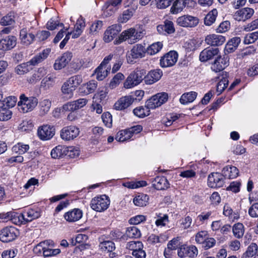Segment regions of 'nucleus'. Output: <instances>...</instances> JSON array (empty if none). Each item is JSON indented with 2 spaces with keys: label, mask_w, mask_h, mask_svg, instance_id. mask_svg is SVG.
<instances>
[{
  "label": "nucleus",
  "mask_w": 258,
  "mask_h": 258,
  "mask_svg": "<svg viewBox=\"0 0 258 258\" xmlns=\"http://www.w3.org/2000/svg\"><path fill=\"white\" fill-rule=\"evenodd\" d=\"M50 49L46 48L42 52L35 55L29 61L18 65L15 69V72L18 75H24L30 72L32 68L31 66H35L42 62L49 55Z\"/></svg>",
  "instance_id": "obj_1"
},
{
  "label": "nucleus",
  "mask_w": 258,
  "mask_h": 258,
  "mask_svg": "<svg viewBox=\"0 0 258 258\" xmlns=\"http://www.w3.org/2000/svg\"><path fill=\"white\" fill-rule=\"evenodd\" d=\"M38 100L34 96L27 97L22 94L20 96V101L18 103L19 110L23 113L32 111L38 105Z\"/></svg>",
  "instance_id": "obj_2"
},
{
  "label": "nucleus",
  "mask_w": 258,
  "mask_h": 258,
  "mask_svg": "<svg viewBox=\"0 0 258 258\" xmlns=\"http://www.w3.org/2000/svg\"><path fill=\"white\" fill-rule=\"evenodd\" d=\"M145 74L144 70H136L128 76L123 83V86L126 89H130L139 85L143 80Z\"/></svg>",
  "instance_id": "obj_3"
},
{
  "label": "nucleus",
  "mask_w": 258,
  "mask_h": 258,
  "mask_svg": "<svg viewBox=\"0 0 258 258\" xmlns=\"http://www.w3.org/2000/svg\"><path fill=\"white\" fill-rule=\"evenodd\" d=\"M110 205V200L106 195H102L93 198L90 203L91 208L94 211L102 212L106 210Z\"/></svg>",
  "instance_id": "obj_4"
},
{
  "label": "nucleus",
  "mask_w": 258,
  "mask_h": 258,
  "mask_svg": "<svg viewBox=\"0 0 258 258\" xmlns=\"http://www.w3.org/2000/svg\"><path fill=\"white\" fill-rule=\"evenodd\" d=\"M145 47L140 44L135 45L126 54V60L129 63H134L135 60L145 56Z\"/></svg>",
  "instance_id": "obj_5"
},
{
  "label": "nucleus",
  "mask_w": 258,
  "mask_h": 258,
  "mask_svg": "<svg viewBox=\"0 0 258 258\" xmlns=\"http://www.w3.org/2000/svg\"><path fill=\"white\" fill-rule=\"evenodd\" d=\"M197 5L194 0H175L170 8L172 14H177L182 12L185 8H194Z\"/></svg>",
  "instance_id": "obj_6"
},
{
  "label": "nucleus",
  "mask_w": 258,
  "mask_h": 258,
  "mask_svg": "<svg viewBox=\"0 0 258 258\" xmlns=\"http://www.w3.org/2000/svg\"><path fill=\"white\" fill-rule=\"evenodd\" d=\"M168 95L166 93H157L146 102L147 106L151 109H155L165 103L168 100Z\"/></svg>",
  "instance_id": "obj_7"
},
{
  "label": "nucleus",
  "mask_w": 258,
  "mask_h": 258,
  "mask_svg": "<svg viewBox=\"0 0 258 258\" xmlns=\"http://www.w3.org/2000/svg\"><path fill=\"white\" fill-rule=\"evenodd\" d=\"M73 151L72 147H68L64 146L58 145L53 149L51 152V156L53 158L56 159L62 157L63 155H68V156L75 157L79 155V152L77 150L75 151L74 154H72Z\"/></svg>",
  "instance_id": "obj_8"
},
{
  "label": "nucleus",
  "mask_w": 258,
  "mask_h": 258,
  "mask_svg": "<svg viewBox=\"0 0 258 258\" xmlns=\"http://www.w3.org/2000/svg\"><path fill=\"white\" fill-rule=\"evenodd\" d=\"M79 128L75 125L63 127L60 131L61 138L67 141L73 140L79 135Z\"/></svg>",
  "instance_id": "obj_9"
},
{
  "label": "nucleus",
  "mask_w": 258,
  "mask_h": 258,
  "mask_svg": "<svg viewBox=\"0 0 258 258\" xmlns=\"http://www.w3.org/2000/svg\"><path fill=\"white\" fill-rule=\"evenodd\" d=\"M18 234V230L14 227H6L0 231V240L4 242H9L15 239Z\"/></svg>",
  "instance_id": "obj_10"
},
{
  "label": "nucleus",
  "mask_w": 258,
  "mask_h": 258,
  "mask_svg": "<svg viewBox=\"0 0 258 258\" xmlns=\"http://www.w3.org/2000/svg\"><path fill=\"white\" fill-rule=\"evenodd\" d=\"M198 254V250L196 246L181 245L177 249V254L180 258L185 257H194Z\"/></svg>",
  "instance_id": "obj_11"
},
{
  "label": "nucleus",
  "mask_w": 258,
  "mask_h": 258,
  "mask_svg": "<svg viewBox=\"0 0 258 258\" xmlns=\"http://www.w3.org/2000/svg\"><path fill=\"white\" fill-rule=\"evenodd\" d=\"M55 134V128L48 124L43 125L38 127L37 135L40 139L44 141L51 139Z\"/></svg>",
  "instance_id": "obj_12"
},
{
  "label": "nucleus",
  "mask_w": 258,
  "mask_h": 258,
  "mask_svg": "<svg viewBox=\"0 0 258 258\" xmlns=\"http://www.w3.org/2000/svg\"><path fill=\"white\" fill-rule=\"evenodd\" d=\"M178 54L175 51H170L160 59V66L162 68L170 67L177 62Z\"/></svg>",
  "instance_id": "obj_13"
},
{
  "label": "nucleus",
  "mask_w": 258,
  "mask_h": 258,
  "mask_svg": "<svg viewBox=\"0 0 258 258\" xmlns=\"http://www.w3.org/2000/svg\"><path fill=\"white\" fill-rule=\"evenodd\" d=\"M199 22L197 17L190 15H183L177 19V24L182 27H194L196 26Z\"/></svg>",
  "instance_id": "obj_14"
},
{
  "label": "nucleus",
  "mask_w": 258,
  "mask_h": 258,
  "mask_svg": "<svg viewBox=\"0 0 258 258\" xmlns=\"http://www.w3.org/2000/svg\"><path fill=\"white\" fill-rule=\"evenodd\" d=\"M223 174L219 173H212L208 178V184L212 188L221 187L224 184Z\"/></svg>",
  "instance_id": "obj_15"
},
{
  "label": "nucleus",
  "mask_w": 258,
  "mask_h": 258,
  "mask_svg": "<svg viewBox=\"0 0 258 258\" xmlns=\"http://www.w3.org/2000/svg\"><path fill=\"white\" fill-rule=\"evenodd\" d=\"M72 53L70 52H66L62 55L58 57L53 64V68L55 70H60L65 68L70 62L72 58Z\"/></svg>",
  "instance_id": "obj_16"
},
{
  "label": "nucleus",
  "mask_w": 258,
  "mask_h": 258,
  "mask_svg": "<svg viewBox=\"0 0 258 258\" xmlns=\"http://www.w3.org/2000/svg\"><path fill=\"white\" fill-rule=\"evenodd\" d=\"M135 32V29L131 28L126 30L123 31L117 39L114 41V44H119L122 42L127 41L129 44H132L135 43L134 40V34Z\"/></svg>",
  "instance_id": "obj_17"
},
{
  "label": "nucleus",
  "mask_w": 258,
  "mask_h": 258,
  "mask_svg": "<svg viewBox=\"0 0 258 258\" xmlns=\"http://www.w3.org/2000/svg\"><path fill=\"white\" fill-rule=\"evenodd\" d=\"M87 103V100L86 99L80 98L64 104L62 106V109L66 111H74L85 106Z\"/></svg>",
  "instance_id": "obj_18"
},
{
  "label": "nucleus",
  "mask_w": 258,
  "mask_h": 258,
  "mask_svg": "<svg viewBox=\"0 0 258 258\" xmlns=\"http://www.w3.org/2000/svg\"><path fill=\"white\" fill-rule=\"evenodd\" d=\"M121 31V27L119 25H112L107 28L105 31L103 36V40L108 43L111 41Z\"/></svg>",
  "instance_id": "obj_19"
},
{
  "label": "nucleus",
  "mask_w": 258,
  "mask_h": 258,
  "mask_svg": "<svg viewBox=\"0 0 258 258\" xmlns=\"http://www.w3.org/2000/svg\"><path fill=\"white\" fill-rule=\"evenodd\" d=\"M229 65V58L227 56L222 57L218 56L212 64L211 69L215 72H220L223 71Z\"/></svg>",
  "instance_id": "obj_20"
},
{
  "label": "nucleus",
  "mask_w": 258,
  "mask_h": 258,
  "mask_svg": "<svg viewBox=\"0 0 258 258\" xmlns=\"http://www.w3.org/2000/svg\"><path fill=\"white\" fill-rule=\"evenodd\" d=\"M254 13V10L249 8H245L237 11L234 14L233 17L238 21H245L251 17Z\"/></svg>",
  "instance_id": "obj_21"
},
{
  "label": "nucleus",
  "mask_w": 258,
  "mask_h": 258,
  "mask_svg": "<svg viewBox=\"0 0 258 258\" xmlns=\"http://www.w3.org/2000/svg\"><path fill=\"white\" fill-rule=\"evenodd\" d=\"M224 36L220 34H209L205 39V43L211 46H218L222 45L225 41Z\"/></svg>",
  "instance_id": "obj_22"
},
{
  "label": "nucleus",
  "mask_w": 258,
  "mask_h": 258,
  "mask_svg": "<svg viewBox=\"0 0 258 258\" xmlns=\"http://www.w3.org/2000/svg\"><path fill=\"white\" fill-rule=\"evenodd\" d=\"M134 101V98L131 96L121 97L115 103L114 108L117 110H124L129 107Z\"/></svg>",
  "instance_id": "obj_23"
},
{
  "label": "nucleus",
  "mask_w": 258,
  "mask_h": 258,
  "mask_svg": "<svg viewBox=\"0 0 258 258\" xmlns=\"http://www.w3.org/2000/svg\"><path fill=\"white\" fill-rule=\"evenodd\" d=\"M17 44L15 36L9 35L0 40V49L6 51L14 48Z\"/></svg>",
  "instance_id": "obj_24"
},
{
  "label": "nucleus",
  "mask_w": 258,
  "mask_h": 258,
  "mask_svg": "<svg viewBox=\"0 0 258 258\" xmlns=\"http://www.w3.org/2000/svg\"><path fill=\"white\" fill-rule=\"evenodd\" d=\"M41 215V211L39 209H28L20 217L26 222H30L39 218Z\"/></svg>",
  "instance_id": "obj_25"
},
{
  "label": "nucleus",
  "mask_w": 258,
  "mask_h": 258,
  "mask_svg": "<svg viewBox=\"0 0 258 258\" xmlns=\"http://www.w3.org/2000/svg\"><path fill=\"white\" fill-rule=\"evenodd\" d=\"M163 75L162 71L160 69L150 71L144 77L145 83L151 85L159 81Z\"/></svg>",
  "instance_id": "obj_26"
},
{
  "label": "nucleus",
  "mask_w": 258,
  "mask_h": 258,
  "mask_svg": "<svg viewBox=\"0 0 258 258\" xmlns=\"http://www.w3.org/2000/svg\"><path fill=\"white\" fill-rule=\"evenodd\" d=\"M219 50L217 48L208 47L201 52L200 60L202 62H205L212 59L214 56L218 55Z\"/></svg>",
  "instance_id": "obj_27"
},
{
  "label": "nucleus",
  "mask_w": 258,
  "mask_h": 258,
  "mask_svg": "<svg viewBox=\"0 0 258 258\" xmlns=\"http://www.w3.org/2000/svg\"><path fill=\"white\" fill-rule=\"evenodd\" d=\"M83 216L82 210L79 209H74L66 213L64 215V219L69 222H75L79 220Z\"/></svg>",
  "instance_id": "obj_28"
},
{
  "label": "nucleus",
  "mask_w": 258,
  "mask_h": 258,
  "mask_svg": "<svg viewBox=\"0 0 258 258\" xmlns=\"http://www.w3.org/2000/svg\"><path fill=\"white\" fill-rule=\"evenodd\" d=\"M158 32L161 34H172L175 32L173 23L169 20H165L163 25H159L157 27Z\"/></svg>",
  "instance_id": "obj_29"
},
{
  "label": "nucleus",
  "mask_w": 258,
  "mask_h": 258,
  "mask_svg": "<svg viewBox=\"0 0 258 258\" xmlns=\"http://www.w3.org/2000/svg\"><path fill=\"white\" fill-rule=\"evenodd\" d=\"M20 38L23 44L29 45L33 43L35 36L32 33L28 32L26 28H23L20 32Z\"/></svg>",
  "instance_id": "obj_30"
},
{
  "label": "nucleus",
  "mask_w": 258,
  "mask_h": 258,
  "mask_svg": "<svg viewBox=\"0 0 258 258\" xmlns=\"http://www.w3.org/2000/svg\"><path fill=\"white\" fill-rule=\"evenodd\" d=\"M152 185L157 190H164L169 186L167 179L164 176H157L153 181Z\"/></svg>",
  "instance_id": "obj_31"
},
{
  "label": "nucleus",
  "mask_w": 258,
  "mask_h": 258,
  "mask_svg": "<svg viewBox=\"0 0 258 258\" xmlns=\"http://www.w3.org/2000/svg\"><path fill=\"white\" fill-rule=\"evenodd\" d=\"M97 87V83L94 80H91L89 82L83 84L80 90L82 93L84 95H88L95 91Z\"/></svg>",
  "instance_id": "obj_32"
},
{
  "label": "nucleus",
  "mask_w": 258,
  "mask_h": 258,
  "mask_svg": "<svg viewBox=\"0 0 258 258\" xmlns=\"http://www.w3.org/2000/svg\"><path fill=\"white\" fill-rule=\"evenodd\" d=\"M223 175L227 178H234L238 175V169L235 166H227L222 170Z\"/></svg>",
  "instance_id": "obj_33"
},
{
  "label": "nucleus",
  "mask_w": 258,
  "mask_h": 258,
  "mask_svg": "<svg viewBox=\"0 0 258 258\" xmlns=\"http://www.w3.org/2000/svg\"><path fill=\"white\" fill-rule=\"evenodd\" d=\"M241 39L238 37H235L232 38L228 42L225 47V53H231L234 51L239 44L240 43Z\"/></svg>",
  "instance_id": "obj_34"
},
{
  "label": "nucleus",
  "mask_w": 258,
  "mask_h": 258,
  "mask_svg": "<svg viewBox=\"0 0 258 258\" xmlns=\"http://www.w3.org/2000/svg\"><path fill=\"white\" fill-rule=\"evenodd\" d=\"M110 70V67L103 66L100 64L95 70L96 79L99 81L103 80L108 75Z\"/></svg>",
  "instance_id": "obj_35"
},
{
  "label": "nucleus",
  "mask_w": 258,
  "mask_h": 258,
  "mask_svg": "<svg viewBox=\"0 0 258 258\" xmlns=\"http://www.w3.org/2000/svg\"><path fill=\"white\" fill-rule=\"evenodd\" d=\"M150 108L147 107L146 102L145 106H138L133 110L135 115L139 118H144L150 113Z\"/></svg>",
  "instance_id": "obj_36"
},
{
  "label": "nucleus",
  "mask_w": 258,
  "mask_h": 258,
  "mask_svg": "<svg viewBox=\"0 0 258 258\" xmlns=\"http://www.w3.org/2000/svg\"><path fill=\"white\" fill-rule=\"evenodd\" d=\"M232 233L233 236L237 239L242 238L243 236L245 229L243 224L237 223L232 226Z\"/></svg>",
  "instance_id": "obj_37"
},
{
  "label": "nucleus",
  "mask_w": 258,
  "mask_h": 258,
  "mask_svg": "<svg viewBox=\"0 0 258 258\" xmlns=\"http://www.w3.org/2000/svg\"><path fill=\"white\" fill-rule=\"evenodd\" d=\"M55 81V77L52 75L48 74L44 77L41 81V87L45 90L52 87Z\"/></svg>",
  "instance_id": "obj_38"
},
{
  "label": "nucleus",
  "mask_w": 258,
  "mask_h": 258,
  "mask_svg": "<svg viewBox=\"0 0 258 258\" xmlns=\"http://www.w3.org/2000/svg\"><path fill=\"white\" fill-rule=\"evenodd\" d=\"M51 102L49 99H45L41 100L39 103V113L41 115L47 114L50 110Z\"/></svg>",
  "instance_id": "obj_39"
},
{
  "label": "nucleus",
  "mask_w": 258,
  "mask_h": 258,
  "mask_svg": "<svg viewBox=\"0 0 258 258\" xmlns=\"http://www.w3.org/2000/svg\"><path fill=\"white\" fill-rule=\"evenodd\" d=\"M197 96L196 92H190L182 94L180 98V102L182 104H186L193 102Z\"/></svg>",
  "instance_id": "obj_40"
},
{
  "label": "nucleus",
  "mask_w": 258,
  "mask_h": 258,
  "mask_svg": "<svg viewBox=\"0 0 258 258\" xmlns=\"http://www.w3.org/2000/svg\"><path fill=\"white\" fill-rule=\"evenodd\" d=\"M149 201V196L147 195L141 194L136 196L133 200L134 204L139 207H144L147 205Z\"/></svg>",
  "instance_id": "obj_41"
},
{
  "label": "nucleus",
  "mask_w": 258,
  "mask_h": 258,
  "mask_svg": "<svg viewBox=\"0 0 258 258\" xmlns=\"http://www.w3.org/2000/svg\"><path fill=\"white\" fill-rule=\"evenodd\" d=\"M132 137L128 130H121L118 132L115 137V140L120 142L129 140Z\"/></svg>",
  "instance_id": "obj_42"
},
{
  "label": "nucleus",
  "mask_w": 258,
  "mask_h": 258,
  "mask_svg": "<svg viewBox=\"0 0 258 258\" xmlns=\"http://www.w3.org/2000/svg\"><path fill=\"white\" fill-rule=\"evenodd\" d=\"M258 246L254 243H251L247 248L246 251L243 254L241 258H249L255 256Z\"/></svg>",
  "instance_id": "obj_43"
},
{
  "label": "nucleus",
  "mask_w": 258,
  "mask_h": 258,
  "mask_svg": "<svg viewBox=\"0 0 258 258\" xmlns=\"http://www.w3.org/2000/svg\"><path fill=\"white\" fill-rule=\"evenodd\" d=\"M125 235L131 238H138L141 237L140 230L136 226L128 227L125 232Z\"/></svg>",
  "instance_id": "obj_44"
},
{
  "label": "nucleus",
  "mask_w": 258,
  "mask_h": 258,
  "mask_svg": "<svg viewBox=\"0 0 258 258\" xmlns=\"http://www.w3.org/2000/svg\"><path fill=\"white\" fill-rule=\"evenodd\" d=\"M135 10L133 9H128L124 11L118 18V21L121 23L127 22L133 16Z\"/></svg>",
  "instance_id": "obj_45"
},
{
  "label": "nucleus",
  "mask_w": 258,
  "mask_h": 258,
  "mask_svg": "<svg viewBox=\"0 0 258 258\" xmlns=\"http://www.w3.org/2000/svg\"><path fill=\"white\" fill-rule=\"evenodd\" d=\"M217 11L213 9L210 11L205 17L204 23L206 25L211 26L215 21L217 16Z\"/></svg>",
  "instance_id": "obj_46"
},
{
  "label": "nucleus",
  "mask_w": 258,
  "mask_h": 258,
  "mask_svg": "<svg viewBox=\"0 0 258 258\" xmlns=\"http://www.w3.org/2000/svg\"><path fill=\"white\" fill-rule=\"evenodd\" d=\"M83 79L81 75H75L70 78L66 82L75 90L82 82Z\"/></svg>",
  "instance_id": "obj_47"
},
{
  "label": "nucleus",
  "mask_w": 258,
  "mask_h": 258,
  "mask_svg": "<svg viewBox=\"0 0 258 258\" xmlns=\"http://www.w3.org/2000/svg\"><path fill=\"white\" fill-rule=\"evenodd\" d=\"M99 246L103 251L112 252L115 248L114 243L109 240L100 242Z\"/></svg>",
  "instance_id": "obj_48"
},
{
  "label": "nucleus",
  "mask_w": 258,
  "mask_h": 258,
  "mask_svg": "<svg viewBox=\"0 0 258 258\" xmlns=\"http://www.w3.org/2000/svg\"><path fill=\"white\" fill-rule=\"evenodd\" d=\"M144 247L143 244L140 241H132L126 243V248L132 250V252H136L141 249H143Z\"/></svg>",
  "instance_id": "obj_49"
},
{
  "label": "nucleus",
  "mask_w": 258,
  "mask_h": 258,
  "mask_svg": "<svg viewBox=\"0 0 258 258\" xmlns=\"http://www.w3.org/2000/svg\"><path fill=\"white\" fill-rule=\"evenodd\" d=\"M162 46L163 45L160 42L154 43L149 46L146 49V51L150 55H154L158 53L162 48Z\"/></svg>",
  "instance_id": "obj_50"
},
{
  "label": "nucleus",
  "mask_w": 258,
  "mask_h": 258,
  "mask_svg": "<svg viewBox=\"0 0 258 258\" xmlns=\"http://www.w3.org/2000/svg\"><path fill=\"white\" fill-rule=\"evenodd\" d=\"M15 23L14 14L12 12L4 16L1 20L0 24L2 26L11 25Z\"/></svg>",
  "instance_id": "obj_51"
},
{
  "label": "nucleus",
  "mask_w": 258,
  "mask_h": 258,
  "mask_svg": "<svg viewBox=\"0 0 258 258\" xmlns=\"http://www.w3.org/2000/svg\"><path fill=\"white\" fill-rule=\"evenodd\" d=\"M29 149V146L28 145L22 143H18L12 148L13 152L19 154H23L28 151Z\"/></svg>",
  "instance_id": "obj_52"
},
{
  "label": "nucleus",
  "mask_w": 258,
  "mask_h": 258,
  "mask_svg": "<svg viewBox=\"0 0 258 258\" xmlns=\"http://www.w3.org/2000/svg\"><path fill=\"white\" fill-rule=\"evenodd\" d=\"M124 78V75L121 73H118L116 74L111 80L109 87L111 89H114L120 83L121 81Z\"/></svg>",
  "instance_id": "obj_53"
},
{
  "label": "nucleus",
  "mask_w": 258,
  "mask_h": 258,
  "mask_svg": "<svg viewBox=\"0 0 258 258\" xmlns=\"http://www.w3.org/2000/svg\"><path fill=\"white\" fill-rule=\"evenodd\" d=\"M211 214V211L202 212L197 217L195 222H197L199 225L203 224L208 221Z\"/></svg>",
  "instance_id": "obj_54"
},
{
  "label": "nucleus",
  "mask_w": 258,
  "mask_h": 258,
  "mask_svg": "<svg viewBox=\"0 0 258 258\" xmlns=\"http://www.w3.org/2000/svg\"><path fill=\"white\" fill-rule=\"evenodd\" d=\"M258 39V31L250 33L245 35L244 38V43L246 44H249L254 43Z\"/></svg>",
  "instance_id": "obj_55"
},
{
  "label": "nucleus",
  "mask_w": 258,
  "mask_h": 258,
  "mask_svg": "<svg viewBox=\"0 0 258 258\" xmlns=\"http://www.w3.org/2000/svg\"><path fill=\"white\" fill-rule=\"evenodd\" d=\"M102 21L99 20L95 21L90 26V33L92 34H96L102 29Z\"/></svg>",
  "instance_id": "obj_56"
},
{
  "label": "nucleus",
  "mask_w": 258,
  "mask_h": 258,
  "mask_svg": "<svg viewBox=\"0 0 258 258\" xmlns=\"http://www.w3.org/2000/svg\"><path fill=\"white\" fill-rule=\"evenodd\" d=\"M102 121L107 127H111L112 125V118L111 114L108 112H104L101 116Z\"/></svg>",
  "instance_id": "obj_57"
},
{
  "label": "nucleus",
  "mask_w": 258,
  "mask_h": 258,
  "mask_svg": "<svg viewBox=\"0 0 258 258\" xmlns=\"http://www.w3.org/2000/svg\"><path fill=\"white\" fill-rule=\"evenodd\" d=\"M256 49L253 46H250L244 49L239 54V58L243 59L245 57L253 54L255 53Z\"/></svg>",
  "instance_id": "obj_58"
},
{
  "label": "nucleus",
  "mask_w": 258,
  "mask_h": 258,
  "mask_svg": "<svg viewBox=\"0 0 258 258\" xmlns=\"http://www.w3.org/2000/svg\"><path fill=\"white\" fill-rule=\"evenodd\" d=\"M228 81L225 77H222L217 85V92L218 95L220 94L227 87Z\"/></svg>",
  "instance_id": "obj_59"
},
{
  "label": "nucleus",
  "mask_w": 258,
  "mask_h": 258,
  "mask_svg": "<svg viewBox=\"0 0 258 258\" xmlns=\"http://www.w3.org/2000/svg\"><path fill=\"white\" fill-rule=\"evenodd\" d=\"M102 10L104 11V15L106 17H108L112 15L116 9L109 4V3L106 2L103 6Z\"/></svg>",
  "instance_id": "obj_60"
},
{
  "label": "nucleus",
  "mask_w": 258,
  "mask_h": 258,
  "mask_svg": "<svg viewBox=\"0 0 258 258\" xmlns=\"http://www.w3.org/2000/svg\"><path fill=\"white\" fill-rule=\"evenodd\" d=\"M216 243V240L213 237H207L203 242L202 247L206 250H208L214 247Z\"/></svg>",
  "instance_id": "obj_61"
},
{
  "label": "nucleus",
  "mask_w": 258,
  "mask_h": 258,
  "mask_svg": "<svg viewBox=\"0 0 258 258\" xmlns=\"http://www.w3.org/2000/svg\"><path fill=\"white\" fill-rule=\"evenodd\" d=\"M17 101V99L15 96H9L4 100L5 106L3 108L13 107H14Z\"/></svg>",
  "instance_id": "obj_62"
},
{
  "label": "nucleus",
  "mask_w": 258,
  "mask_h": 258,
  "mask_svg": "<svg viewBox=\"0 0 258 258\" xmlns=\"http://www.w3.org/2000/svg\"><path fill=\"white\" fill-rule=\"evenodd\" d=\"M164 236L160 235V236L156 235L155 234H151L148 238L149 242L152 244H155L157 243H162L165 240L164 238Z\"/></svg>",
  "instance_id": "obj_63"
},
{
  "label": "nucleus",
  "mask_w": 258,
  "mask_h": 258,
  "mask_svg": "<svg viewBox=\"0 0 258 258\" xmlns=\"http://www.w3.org/2000/svg\"><path fill=\"white\" fill-rule=\"evenodd\" d=\"M208 232L206 231H201L197 233L195 236V240L197 243L202 244L207 238Z\"/></svg>",
  "instance_id": "obj_64"
}]
</instances>
